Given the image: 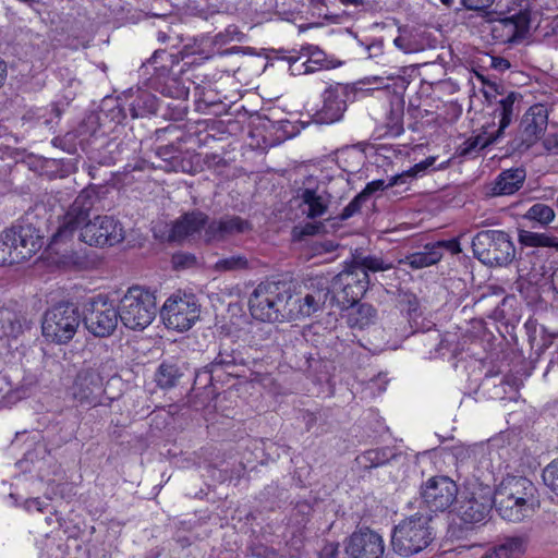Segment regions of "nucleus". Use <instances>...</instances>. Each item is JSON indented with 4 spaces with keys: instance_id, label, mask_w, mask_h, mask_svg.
<instances>
[{
    "instance_id": "nucleus-5",
    "label": "nucleus",
    "mask_w": 558,
    "mask_h": 558,
    "mask_svg": "<svg viewBox=\"0 0 558 558\" xmlns=\"http://www.w3.org/2000/svg\"><path fill=\"white\" fill-rule=\"evenodd\" d=\"M118 313L122 324L132 330H143L157 313L155 293L140 286L128 289L120 300Z\"/></svg>"
},
{
    "instance_id": "nucleus-41",
    "label": "nucleus",
    "mask_w": 558,
    "mask_h": 558,
    "mask_svg": "<svg viewBox=\"0 0 558 558\" xmlns=\"http://www.w3.org/2000/svg\"><path fill=\"white\" fill-rule=\"evenodd\" d=\"M352 260L357 267H363L365 274H368V271H385L391 268V264H387L376 256H357Z\"/></svg>"
},
{
    "instance_id": "nucleus-1",
    "label": "nucleus",
    "mask_w": 558,
    "mask_h": 558,
    "mask_svg": "<svg viewBox=\"0 0 558 558\" xmlns=\"http://www.w3.org/2000/svg\"><path fill=\"white\" fill-rule=\"evenodd\" d=\"M98 201L95 189L81 191L70 205L51 238V244L64 243L78 231V240L89 246H113L124 240L122 225L111 216H96L89 219L90 211Z\"/></svg>"
},
{
    "instance_id": "nucleus-20",
    "label": "nucleus",
    "mask_w": 558,
    "mask_h": 558,
    "mask_svg": "<svg viewBox=\"0 0 558 558\" xmlns=\"http://www.w3.org/2000/svg\"><path fill=\"white\" fill-rule=\"evenodd\" d=\"M384 551L383 537L367 527L354 532L345 546L349 558H383Z\"/></svg>"
},
{
    "instance_id": "nucleus-26",
    "label": "nucleus",
    "mask_w": 558,
    "mask_h": 558,
    "mask_svg": "<svg viewBox=\"0 0 558 558\" xmlns=\"http://www.w3.org/2000/svg\"><path fill=\"white\" fill-rule=\"evenodd\" d=\"M156 156L160 159V162L156 165V167L167 172L190 173L193 170L191 158L174 144L157 147Z\"/></svg>"
},
{
    "instance_id": "nucleus-14",
    "label": "nucleus",
    "mask_w": 558,
    "mask_h": 558,
    "mask_svg": "<svg viewBox=\"0 0 558 558\" xmlns=\"http://www.w3.org/2000/svg\"><path fill=\"white\" fill-rule=\"evenodd\" d=\"M493 505L494 498L489 487H473L464 492L458 500L457 514L464 523H480L488 517Z\"/></svg>"
},
{
    "instance_id": "nucleus-32",
    "label": "nucleus",
    "mask_w": 558,
    "mask_h": 558,
    "mask_svg": "<svg viewBox=\"0 0 558 558\" xmlns=\"http://www.w3.org/2000/svg\"><path fill=\"white\" fill-rule=\"evenodd\" d=\"M442 254L434 247L433 243H427L424 251L409 254L401 263L409 265L412 269H421L437 264Z\"/></svg>"
},
{
    "instance_id": "nucleus-46",
    "label": "nucleus",
    "mask_w": 558,
    "mask_h": 558,
    "mask_svg": "<svg viewBox=\"0 0 558 558\" xmlns=\"http://www.w3.org/2000/svg\"><path fill=\"white\" fill-rule=\"evenodd\" d=\"M367 199L364 197V195H362L361 193H359L341 211V214L339 215V218L340 220H347L349 218H351L352 216H354L356 213H359L361 210V207L362 205L366 202Z\"/></svg>"
},
{
    "instance_id": "nucleus-50",
    "label": "nucleus",
    "mask_w": 558,
    "mask_h": 558,
    "mask_svg": "<svg viewBox=\"0 0 558 558\" xmlns=\"http://www.w3.org/2000/svg\"><path fill=\"white\" fill-rule=\"evenodd\" d=\"M434 247L437 246V251L442 254V250L446 248L450 251L452 254H458L461 252L460 243L456 239L444 240L433 243Z\"/></svg>"
},
{
    "instance_id": "nucleus-47",
    "label": "nucleus",
    "mask_w": 558,
    "mask_h": 558,
    "mask_svg": "<svg viewBox=\"0 0 558 558\" xmlns=\"http://www.w3.org/2000/svg\"><path fill=\"white\" fill-rule=\"evenodd\" d=\"M20 259H16V255L14 254L13 250L10 246V243L0 236V266L4 265L7 263L12 264L14 262H19Z\"/></svg>"
},
{
    "instance_id": "nucleus-11",
    "label": "nucleus",
    "mask_w": 558,
    "mask_h": 558,
    "mask_svg": "<svg viewBox=\"0 0 558 558\" xmlns=\"http://www.w3.org/2000/svg\"><path fill=\"white\" fill-rule=\"evenodd\" d=\"M201 305L194 294H172L160 310V317L168 329L186 331L198 320Z\"/></svg>"
},
{
    "instance_id": "nucleus-28",
    "label": "nucleus",
    "mask_w": 558,
    "mask_h": 558,
    "mask_svg": "<svg viewBox=\"0 0 558 558\" xmlns=\"http://www.w3.org/2000/svg\"><path fill=\"white\" fill-rule=\"evenodd\" d=\"M244 364L241 353L230 344H221L220 350L214 361L208 365L209 373L213 375L219 369L226 371L229 375H236L235 368Z\"/></svg>"
},
{
    "instance_id": "nucleus-38",
    "label": "nucleus",
    "mask_w": 558,
    "mask_h": 558,
    "mask_svg": "<svg viewBox=\"0 0 558 558\" xmlns=\"http://www.w3.org/2000/svg\"><path fill=\"white\" fill-rule=\"evenodd\" d=\"M555 211L550 206L543 203H536L526 210L522 219L525 221L536 222L541 227H546L555 219Z\"/></svg>"
},
{
    "instance_id": "nucleus-44",
    "label": "nucleus",
    "mask_w": 558,
    "mask_h": 558,
    "mask_svg": "<svg viewBox=\"0 0 558 558\" xmlns=\"http://www.w3.org/2000/svg\"><path fill=\"white\" fill-rule=\"evenodd\" d=\"M544 484L556 495H558V459L553 460L543 470Z\"/></svg>"
},
{
    "instance_id": "nucleus-51",
    "label": "nucleus",
    "mask_w": 558,
    "mask_h": 558,
    "mask_svg": "<svg viewBox=\"0 0 558 558\" xmlns=\"http://www.w3.org/2000/svg\"><path fill=\"white\" fill-rule=\"evenodd\" d=\"M339 554L338 542H327L318 553V558H337Z\"/></svg>"
},
{
    "instance_id": "nucleus-18",
    "label": "nucleus",
    "mask_w": 558,
    "mask_h": 558,
    "mask_svg": "<svg viewBox=\"0 0 558 558\" xmlns=\"http://www.w3.org/2000/svg\"><path fill=\"white\" fill-rule=\"evenodd\" d=\"M323 106L314 114L319 124L338 122L347 110L348 89L340 83L329 85L323 93Z\"/></svg>"
},
{
    "instance_id": "nucleus-63",
    "label": "nucleus",
    "mask_w": 558,
    "mask_h": 558,
    "mask_svg": "<svg viewBox=\"0 0 558 558\" xmlns=\"http://www.w3.org/2000/svg\"><path fill=\"white\" fill-rule=\"evenodd\" d=\"M26 508L32 509L36 508L39 512L43 511V502L39 500V498H31L26 500Z\"/></svg>"
},
{
    "instance_id": "nucleus-13",
    "label": "nucleus",
    "mask_w": 558,
    "mask_h": 558,
    "mask_svg": "<svg viewBox=\"0 0 558 558\" xmlns=\"http://www.w3.org/2000/svg\"><path fill=\"white\" fill-rule=\"evenodd\" d=\"M530 24L529 1L522 0L520 12L500 19L493 24L492 37L498 44H519L529 35Z\"/></svg>"
},
{
    "instance_id": "nucleus-64",
    "label": "nucleus",
    "mask_w": 558,
    "mask_h": 558,
    "mask_svg": "<svg viewBox=\"0 0 558 558\" xmlns=\"http://www.w3.org/2000/svg\"><path fill=\"white\" fill-rule=\"evenodd\" d=\"M303 56H301V53L299 56H289V57H284V59L288 61L289 65H290V71H291V74L295 75V70H294V66L295 64L301 60Z\"/></svg>"
},
{
    "instance_id": "nucleus-49",
    "label": "nucleus",
    "mask_w": 558,
    "mask_h": 558,
    "mask_svg": "<svg viewBox=\"0 0 558 558\" xmlns=\"http://www.w3.org/2000/svg\"><path fill=\"white\" fill-rule=\"evenodd\" d=\"M390 187V185H388V182L386 183L385 180H374L372 182H368L366 184V186L364 187V190L361 192L362 195H364V197L366 199H368V197L374 194L375 192L377 191H384L386 189Z\"/></svg>"
},
{
    "instance_id": "nucleus-22",
    "label": "nucleus",
    "mask_w": 558,
    "mask_h": 558,
    "mask_svg": "<svg viewBox=\"0 0 558 558\" xmlns=\"http://www.w3.org/2000/svg\"><path fill=\"white\" fill-rule=\"evenodd\" d=\"M208 223H210L209 216L201 210L185 213L173 223L169 238L172 241H183L196 235L203 239Z\"/></svg>"
},
{
    "instance_id": "nucleus-58",
    "label": "nucleus",
    "mask_w": 558,
    "mask_h": 558,
    "mask_svg": "<svg viewBox=\"0 0 558 558\" xmlns=\"http://www.w3.org/2000/svg\"><path fill=\"white\" fill-rule=\"evenodd\" d=\"M337 246L338 245L335 244L332 241H322L315 243L314 251L317 254L330 253L333 252L337 248Z\"/></svg>"
},
{
    "instance_id": "nucleus-61",
    "label": "nucleus",
    "mask_w": 558,
    "mask_h": 558,
    "mask_svg": "<svg viewBox=\"0 0 558 558\" xmlns=\"http://www.w3.org/2000/svg\"><path fill=\"white\" fill-rule=\"evenodd\" d=\"M125 117L126 114L124 112V109L121 108L119 104H117L112 109V120L120 123L125 119Z\"/></svg>"
},
{
    "instance_id": "nucleus-37",
    "label": "nucleus",
    "mask_w": 558,
    "mask_h": 558,
    "mask_svg": "<svg viewBox=\"0 0 558 558\" xmlns=\"http://www.w3.org/2000/svg\"><path fill=\"white\" fill-rule=\"evenodd\" d=\"M502 137H496V131L487 132L486 128H483V131L475 135L471 136L463 143L462 155H468L473 151H477L486 148L489 145L496 144Z\"/></svg>"
},
{
    "instance_id": "nucleus-45",
    "label": "nucleus",
    "mask_w": 558,
    "mask_h": 558,
    "mask_svg": "<svg viewBox=\"0 0 558 558\" xmlns=\"http://www.w3.org/2000/svg\"><path fill=\"white\" fill-rule=\"evenodd\" d=\"M323 229L324 225L322 222H307L303 226H295L292 234L294 239L302 240L304 236L319 233Z\"/></svg>"
},
{
    "instance_id": "nucleus-19",
    "label": "nucleus",
    "mask_w": 558,
    "mask_h": 558,
    "mask_svg": "<svg viewBox=\"0 0 558 558\" xmlns=\"http://www.w3.org/2000/svg\"><path fill=\"white\" fill-rule=\"evenodd\" d=\"M252 223L235 215H226L219 219H210L205 232L203 241L205 243L223 242L232 236L252 231Z\"/></svg>"
},
{
    "instance_id": "nucleus-21",
    "label": "nucleus",
    "mask_w": 558,
    "mask_h": 558,
    "mask_svg": "<svg viewBox=\"0 0 558 558\" xmlns=\"http://www.w3.org/2000/svg\"><path fill=\"white\" fill-rule=\"evenodd\" d=\"M525 178L526 172L523 168L506 169L494 181L484 185L483 194L488 198L512 195L523 186Z\"/></svg>"
},
{
    "instance_id": "nucleus-27",
    "label": "nucleus",
    "mask_w": 558,
    "mask_h": 558,
    "mask_svg": "<svg viewBox=\"0 0 558 558\" xmlns=\"http://www.w3.org/2000/svg\"><path fill=\"white\" fill-rule=\"evenodd\" d=\"M341 307L348 311L345 318L347 324L351 328L364 329L376 320L377 312L375 307L368 303H360L359 301L354 303L347 302L345 305Z\"/></svg>"
},
{
    "instance_id": "nucleus-42",
    "label": "nucleus",
    "mask_w": 558,
    "mask_h": 558,
    "mask_svg": "<svg viewBox=\"0 0 558 558\" xmlns=\"http://www.w3.org/2000/svg\"><path fill=\"white\" fill-rule=\"evenodd\" d=\"M507 388L510 389V401H517L519 384L517 378L513 377H506L500 381L499 385L495 386L492 393L493 398L506 399V393L508 392Z\"/></svg>"
},
{
    "instance_id": "nucleus-29",
    "label": "nucleus",
    "mask_w": 558,
    "mask_h": 558,
    "mask_svg": "<svg viewBox=\"0 0 558 558\" xmlns=\"http://www.w3.org/2000/svg\"><path fill=\"white\" fill-rule=\"evenodd\" d=\"M399 35L393 39L395 46L404 53H413L424 50L425 38L416 27L400 26Z\"/></svg>"
},
{
    "instance_id": "nucleus-43",
    "label": "nucleus",
    "mask_w": 558,
    "mask_h": 558,
    "mask_svg": "<svg viewBox=\"0 0 558 558\" xmlns=\"http://www.w3.org/2000/svg\"><path fill=\"white\" fill-rule=\"evenodd\" d=\"M387 134L391 136H399L403 133V110L402 108L391 109L387 118Z\"/></svg>"
},
{
    "instance_id": "nucleus-4",
    "label": "nucleus",
    "mask_w": 558,
    "mask_h": 558,
    "mask_svg": "<svg viewBox=\"0 0 558 558\" xmlns=\"http://www.w3.org/2000/svg\"><path fill=\"white\" fill-rule=\"evenodd\" d=\"M430 520L429 514L417 512L396 525L391 534L393 551L410 557L427 548L434 539Z\"/></svg>"
},
{
    "instance_id": "nucleus-12",
    "label": "nucleus",
    "mask_w": 558,
    "mask_h": 558,
    "mask_svg": "<svg viewBox=\"0 0 558 558\" xmlns=\"http://www.w3.org/2000/svg\"><path fill=\"white\" fill-rule=\"evenodd\" d=\"M369 284L368 274H365L363 267H357L354 262L347 263L344 268L332 278L331 290L333 294H339L336 300L341 306L347 302L354 303L367 291Z\"/></svg>"
},
{
    "instance_id": "nucleus-25",
    "label": "nucleus",
    "mask_w": 558,
    "mask_h": 558,
    "mask_svg": "<svg viewBox=\"0 0 558 558\" xmlns=\"http://www.w3.org/2000/svg\"><path fill=\"white\" fill-rule=\"evenodd\" d=\"M522 95L518 92H509L496 102L494 118L498 120L496 137H504L506 130L512 124L520 112Z\"/></svg>"
},
{
    "instance_id": "nucleus-48",
    "label": "nucleus",
    "mask_w": 558,
    "mask_h": 558,
    "mask_svg": "<svg viewBox=\"0 0 558 558\" xmlns=\"http://www.w3.org/2000/svg\"><path fill=\"white\" fill-rule=\"evenodd\" d=\"M242 34L238 31L235 26H229L225 29V32L218 33L215 35L213 43L215 45H226L229 41L233 40L235 36H241Z\"/></svg>"
},
{
    "instance_id": "nucleus-36",
    "label": "nucleus",
    "mask_w": 558,
    "mask_h": 558,
    "mask_svg": "<svg viewBox=\"0 0 558 558\" xmlns=\"http://www.w3.org/2000/svg\"><path fill=\"white\" fill-rule=\"evenodd\" d=\"M253 264V259L247 258L243 254H236L218 259L214 265V269L219 272L243 271L252 269Z\"/></svg>"
},
{
    "instance_id": "nucleus-10",
    "label": "nucleus",
    "mask_w": 558,
    "mask_h": 558,
    "mask_svg": "<svg viewBox=\"0 0 558 558\" xmlns=\"http://www.w3.org/2000/svg\"><path fill=\"white\" fill-rule=\"evenodd\" d=\"M548 124V112L543 105L530 107L522 116L513 137L508 143L512 154L527 151L543 136Z\"/></svg>"
},
{
    "instance_id": "nucleus-52",
    "label": "nucleus",
    "mask_w": 558,
    "mask_h": 558,
    "mask_svg": "<svg viewBox=\"0 0 558 558\" xmlns=\"http://www.w3.org/2000/svg\"><path fill=\"white\" fill-rule=\"evenodd\" d=\"M414 179H415V177L409 169L407 171H403L402 173L392 175L388 181V185H390V187H392L395 185L408 184V183L412 182Z\"/></svg>"
},
{
    "instance_id": "nucleus-16",
    "label": "nucleus",
    "mask_w": 558,
    "mask_h": 558,
    "mask_svg": "<svg viewBox=\"0 0 558 558\" xmlns=\"http://www.w3.org/2000/svg\"><path fill=\"white\" fill-rule=\"evenodd\" d=\"M2 238L10 243L16 259L20 260L29 258L41 246L39 230L25 221H19L12 225L11 228L5 229L2 232Z\"/></svg>"
},
{
    "instance_id": "nucleus-9",
    "label": "nucleus",
    "mask_w": 558,
    "mask_h": 558,
    "mask_svg": "<svg viewBox=\"0 0 558 558\" xmlns=\"http://www.w3.org/2000/svg\"><path fill=\"white\" fill-rule=\"evenodd\" d=\"M118 307L102 294L86 301L83 310V323L86 329L95 337L111 336L119 322Z\"/></svg>"
},
{
    "instance_id": "nucleus-23",
    "label": "nucleus",
    "mask_w": 558,
    "mask_h": 558,
    "mask_svg": "<svg viewBox=\"0 0 558 558\" xmlns=\"http://www.w3.org/2000/svg\"><path fill=\"white\" fill-rule=\"evenodd\" d=\"M313 178L307 177L298 191V198L301 199L302 213L310 219H316L326 214L329 201L324 191L319 192L318 186L313 187Z\"/></svg>"
},
{
    "instance_id": "nucleus-35",
    "label": "nucleus",
    "mask_w": 558,
    "mask_h": 558,
    "mask_svg": "<svg viewBox=\"0 0 558 558\" xmlns=\"http://www.w3.org/2000/svg\"><path fill=\"white\" fill-rule=\"evenodd\" d=\"M519 243L531 247H555L558 250V238L546 233L533 232L524 228L518 229Z\"/></svg>"
},
{
    "instance_id": "nucleus-24",
    "label": "nucleus",
    "mask_w": 558,
    "mask_h": 558,
    "mask_svg": "<svg viewBox=\"0 0 558 558\" xmlns=\"http://www.w3.org/2000/svg\"><path fill=\"white\" fill-rule=\"evenodd\" d=\"M189 64V62H184L178 72H174L172 68L167 74L165 73V66H162L160 73L154 80L155 88L165 96L174 99H186L190 94V87L180 74L184 72V66Z\"/></svg>"
},
{
    "instance_id": "nucleus-6",
    "label": "nucleus",
    "mask_w": 558,
    "mask_h": 558,
    "mask_svg": "<svg viewBox=\"0 0 558 558\" xmlns=\"http://www.w3.org/2000/svg\"><path fill=\"white\" fill-rule=\"evenodd\" d=\"M81 320V314L75 304L60 302L45 312L41 322L43 336L57 344H65L75 336Z\"/></svg>"
},
{
    "instance_id": "nucleus-59",
    "label": "nucleus",
    "mask_w": 558,
    "mask_h": 558,
    "mask_svg": "<svg viewBox=\"0 0 558 558\" xmlns=\"http://www.w3.org/2000/svg\"><path fill=\"white\" fill-rule=\"evenodd\" d=\"M490 66L496 71L505 72L506 70L510 69L511 64L509 60L502 57H493Z\"/></svg>"
},
{
    "instance_id": "nucleus-3",
    "label": "nucleus",
    "mask_w": 558,
    "mask_h": 558,
    "mask_svg": "<svg viewBox=\"0 0 558 558\" xmlns=\"http://www.w3.org/2000/svg\"><path fill=\"white\" fill-rule=\"evenodd\" d=\"M291 299V287L287 282L264 281L250 296V311L254 318L262 322L293 320Z\"/></svg>"
},
{
    "instance_id": "nucleus-33",
    "label": "nucleus",
    "mask_w": 558,
    "mask_h": 558,
    "mask_svg": "<svg viewBox=\"0 0 558 558\" xmlns=\"http://www.w3.org/2000/svg\"><path fill=\"white\" fill-rule=\"evenodd\" d=\"M183 373L177 363L163 361L155 373L156 385L161 389H171L177 386Z\"/></svg>"
},
{
    "instance_id": "nucleus-54",
    "label": "nucleus",
    "mask_w": 558,
    "mask_h": 558,
    "mask_svg": "<svg viewBox=\"0 0 558 558\" xmlns=\"http://www.w3.org/2000/svg\"><path fill=\"white\" fill-rule=\"evenodd\" d=\"M495 0H461L462 5L468 10L482 11L489 8Z\"/></svg>"
},
{
    "instance_id": "nucleus-57",
    "label": "nucleus",
    "mask_w": 558,
    "mask_h": 558,
    "mask_svg": "<svg viewBox=\"0 0 558 558\" xmlns=\"http://www.w3.org/2000/svg\"><path fill=\"white\" fill-rule=\"evenodd\" d=\"M544 149L551 155H558V136L549 134L543 140Z\"/></svg>"
},
{
    "instance_id": "nucleus-7",
    "label": "nucleus",
    "mask_w": 558,
    "mask_h": 558,
    "mask_svg": "<svg viewBox=\"0 0 558 558\" xmlns=\"http://www.w3.org/2000/svg\"><path fill=\"white\" fill-rule=\"evenodd\" d=\"M472 250L474 256L489 267L507 266L515 256L509 234L501 230L477 232L472 240Z\"/></svg>"
},
{
    "instance_id": "nucleus-17",
    "label": "nucleus",
    "mask_w": 558,
    "mask_h": 558,
    "mask_svg": "<svg viewBox=\"0 0 558 558\" xmlns=\"http://www.w3.org/2000/svg\"><path fill=\"white\" fill-rule=\"evenodd\" d=\"M70 393L81 405L100 404L104 383L99 372L90 367L81 369L70 387Z\"/></svg>"
},
{
    "instance_id": "nucleus-55",
    "label": "nucleus",
    "mask_w": 558,
    "mask_h": 558,
    "mask_svg": "<svg viewBox=\"0 0 558 558\" xmlns=\"http://www.w3.org/2000/svg\"><path fill=\"white\" fill-rule=\"evenodd\" d=\"M384 44L383 40H374L373 43L365 46V50L367 51L368 59H377L384 53Z\"/></svg>"
},
{
    "instance_id": "nucleus-56",
    "label": "nucleus",
    "mask_w": 558,
    "mask_h": 558,
    "mask_svg": "<svg viewBox=\"0 0 558 558\" xmlns=\"http://www.w3.org/2000/svg\"><path fill=\"white\" fill-rule=\"evenodd\" d=\"M435 157H427L425 160L415 163L412 168H410V170L416 179L418 175L424 173L428 168H430L435 163Z\"/></svg>"
},
{
    "instance_id": "nucleus-31",
    "label": "nucleus",
    "mask_w": 558,
    "mask_h": 558,
    "mask_svg": "<svg viewBox=\"0 0 558 558\" xmlns=\"http://www.w3.org/2000/svg\"><path fill=\"white\" fill-rule=\"evenodd\" d=\"M395 457V452L391 448H376L369 449L355 458L357 466L362 470H372L379 468L389 462Z\"/></svg>"
},
{
    "instance_id": "nucleus-62",
    "label": "nucleus",
    "mask_w": 558,
    "mask_h": 558,
    "mask_svg": "<svg viewBox=\"0 0 558 558\" xmlns=\"http://www.w3.org/2000/svg\"><path fill=\"white\" fill-rule=\"evenodd\" d=\"M478 77L481 78L482 83L485 86H487L489 89L496 92L499 95H502V92L499 90L500 88H502V86L500 84L489 81V80L485 78L483 75H478Z\"/></svg>"
},
{
    "instance_id": "nucleus-34",
    "label": "nucleus",
    "mask_w": 558,
    "mask_h": 558,
    "mask_svg": "<svg viewBox=\"0 0 558 558\" xmlns=\"http://www.w3.org/2000/svg\"><path fill=\"white\" fill-rule=\"evenodd\" d=\"M524 538L521 536L506 537L493 551L488 558H518L524 553Z\"/></svg>"
},
{
    "instance_id": "nucleus-53",
    "label": "nucleus",
    "mask_w": 558,
    "mask_h": 558,
    "mask_svg": "<svg viewBox=\"0 0 558 558\" xmlns=\"http://www.w3.org/2000/svg\"><path fill=\"white\" fill-rule=\"evenodd\" d=\"M175 267H190L196 263V258L192 254L179 253L172 257Z\"/></svg>"
},
{
    "instance_id": "nucleus-60",
    "label": "nucleus",
    "mask_w": 558,
    "mask_h": 558,
    "mask_svg": "<svg viewBox=\"0 0 558 558\" xmlns=\"http://www.w3.org/2000/svg\"><path fill=\"white\" fill-rule=\"evenodd\" d=\"M301 68L302 70H298L299 74H310L320 70L317 65L313 64V62H310L308 58H306V60L301 63Z\"/></svg>"
},
{
    "instance_id": "nucleus-30",
    "label": "nucleus",
    "mask_w": 558,
    "mask_h": 558,
    "mask_svg": "<svg viewBox=\"0 0 558 558\" xmlns=\"http://www.w3.org/2000/svg\"><path fill=\"white\" fill-rule=\"evenodd\" d=\"M133 99L129 102V111L133 119L143 118L157 112L158 99L147 90L137 89Z\"/></svg>"
},
{
    "instance_id": "nucleus-40",
    "label": "nucleus",
    "mask_w": 558,
    "mask_h": 558,
    "mask_svg": "<svg viewBox=\"0 0 558 558\" xmlns=\"http://www.w3.org/2000/svg\"><path fill=\"white\" fill-rule=\"evenodd\" d=\"M300 53L301 56L308 58L310 62H313V64L317 65L319 69H330L336 66L330 60H328L325 51L317 46H303Z\"/></svg>"
},
{
    "instance_id": "nucleus-8",
    "label": "nucleus",
    "mask_w": 558,
    "mask_h": 558,
    "mask_svg": "<svg viewBox=\"0 0 558 558\" xmlns=\"http://www.w3.org/2000/svg\"><path fill=\"white\" fill-rule=\"evenodd\" d=\"M337 298L329 281L324 277L311 278L304 286V292L291 299L293 320L310 317L326 307H332Z\"/></svg>"
},
{
    "instance_id": "nucleus-2",
    "label": "nucleus",
    "mask_w": 558,
    "mask_h": 558,
    "mask_svg": "<svg viewBox=\"0 0 558 558\" xmlns=\"http://www.w3.org/2000/svg\"><path fill=\"white\" fill-rule=\"evenodd\" d=\"M535 494L536 487L526 477L507 476L493 496L494 505L502 519L520 522L533 512Z\"/></svg>"
},
{
    "instance_id": "nucleus-15",
    "label": "nucleus",
    "mask_w": 558,
    "mask_h": 558,
    "mask_svg": "<svg viewBox=\"0 0 558 558\" xmlns=\"http://www.w3.org/2000/svg\"><path fill=\"white\" fill-rule=\"evenodd\" d=\"M421 496L432 512H445L458 497V486L448 476H433L421 487Z\"/></svg>"
},
{
    "instance_id": "nucleus-39",
    "label": "nucleus",
    "mask_w": 558,
    "mask_h": 558,
    "mask_svg": "<svg viewBox=\"0 0 558 558\" xmlns=\"http://www.w3.org/2000/svg\"><path fill=\"white\" fill-rule=\"evenodd\" d=\"M122 144L117 140H109L98 151V156L94 157L101 165H113L118 161L119 155L122 151Z\"/></svg>"
}]
</instances>
